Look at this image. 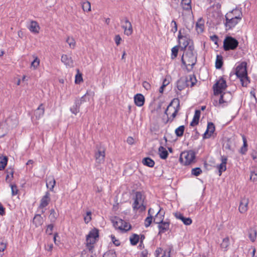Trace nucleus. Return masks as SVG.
Segmentation results:
<instances>
[{
  "instance_id": "obj_1",
  "label": "nucleus",
  "mask_w": 257,
  "mask_h": 257,
  "mask_svg": "<svg viewBox=\"0 0 257 257\" xmlns=\"http://www.w3.org/2000/svg\"><path fill=\"white\" fill-rule=\"evenodd\" d=\"M193 45L189 46L185 54L181 58L182 64L185 66L188 71H190L197 62L196 55L194 52Z\"/></svg>"
},
{
  "instance_id": "obj_2",
  "label": "nucleus",
  "mask_w": 257,
  "mask_h": 257,
  "mask_svg": "<svg viewBox=\"0 0 257 257\" xmlns=\"http://www.w3.org/2000/svg\"><path fill=\"white\" fill-rule=\"evenodd\" d=\"M180 109V101L178 99H173L165 110V114L168 116L166 123L172 122Z\"/></svg>"
},
{
  "instance_id": "obj_3",
  "label": "nucleus",
  "mask_w": 257,
  "mask_h": 257,
  "mask_svg": "<svg viewBox=\"0 0 257 257\" xmlns=\"http://www.w3.org/2000/svg\"><path fill=\"white\" fill-rule=\"evenodd\" d=\"M235 74L240 79L242 86L246 87L249 83L250 81L247 76L246 62H243L236 67Z\"/></svg>"
},
{
  "instance_id": "obj_4",
  "label": "nucleus",
  "mask_w": 257,
  "mask_h": 257,
  "mask_svg": "<svg viewBox=\"0 0 257 257\" xmlns=\"http://www.w3.org/2000/svg\"><path fill=\"white\" fill-rule=\"evenodd\" d=\"M145 199V197L141 192L137 191L135 193L133 197L134 202L132 204V208L134 212H137L139 211L142 212L146 210V206L144 205Z\"/></svg>"
},
{
  "instance_id": "obj_5",
  "label": "nucleus",
  "mask_w": 257,
  "mask_h": 257,
  "mask_svg": "<svg viewBox=\"0 0 257 257\" xmlns=\"http://www.w3.org/2000/svg\"><path fill=\"white\" fill-rule=\"evenodd\" d=\"M98 230L96 228L90 231L86 236V247L87 249L91 253L93 252L94 247L93 244L95 243L97 238L98 237Z\"/></svg>"
},
{
  "instance_id": "obj_6",
  "label": "nucleus",
  "mask_w": 257,
  "mask_h": 257,
  "mask_svg": "<svg viewBox=\"0 0 257 257\" xmlns=\"http://www.w3.org/2000/svg\"><path fill=\"white\" fill-rule=\"evenodd\" d=\"M160 215H161V209L159 210L156 215L155 217L154 218V222L156 224H159V233H162L169 229L170 223L169 222L163 221L164 214L161 215L162 216L160 218L158 219V217Z\"/></svg>"
},
{
  "instance_id": "obj_7",
  "label": "nucleus",
  "mask_w": 257,
  "mask_h": 257,
  "mask_svg": "<svg viewBox=\"0 0 257 257\" xmlns=\"http://www.w3.org/2000/svg\"><path fill=\"white\" fill-rule=\"evenodd\" d=\"M238 45V41L231 36H227L223 41V49L225 51L234 50Z\"/></svg>"
},
{
  "instance_id": "obj_8",
  "label": "nucleus",
  "mask_w": 257,
  "mask_h": 257,
  "mask_svg": "<svg viewBox=\"0 0 257 257\" xmlns=\"http://www.w3.org/2000/svg\"><path fill=\"white\" fill-rule=\"evenodd\" d=\"M112 223L115 229H118L122 232H126L131 228V226L128 223L119 218L115 217L112 220Z\"/></svg>"
},
{
  "instance_id": "obj_9",
  "label": "nucleus",
  "mask_w": 257,
  "mask_h": 257,
  "mask_svg": "<svg viewBox=\"0 0 257 257\" xmlns=\"http://www.w3.org/2000/svg\"><path fill=\"white\" fill-rule=\"evenodd\" d=\"M195 159V154L192 151L182 153L180 157V161L185 165L192 163Z\"/></svg>"
},
{
  "instance_id": "obj_10",
  "label": "nucleus",
  "mask_w": 257,
  "mask_h": 257,
  "mask_svg": "<svg viewBox=\"0 0 257 257\" xmlns=\"http://www.w3.org/2000/svg\"><path fill=\"white\" fill-rule=\"evenodd\" d=\"M226 87L227 85L225 80L221 77L213 86L214 95H217L221 94Z\"/></svg>"
},
{
  "instance_id": "obj_11",
  "label": "nucleus",
  "mask_w": 257,
  "mask_h": 257,
  "mask_svg": "<svg viewBox=\"0 0 257 257\" xmlns=\"http://www.w3.org/2000/svg\"><path fill=\"white\" fill-rule=\"evenodd\" d=\"M231 16H227L225 15V21L224 22L226 30H230L234 28L241 20L235 19L233 17H230Z\"/></svg>"
},
{
  "instance_id": "obj_12",
  "label": "nucleus",
  "mask_w": 257,
  "mask_h": 257,
  "mask_svg": "<svg viewBox=\"0 0 257 257\" xmlns=\"http://www.w3.org/2000/svg\"><path fill=\"white\" fill-rule=\"evenodd\" d=\"M122 24L121 27L124 30V34L126 36H130L133 32V27L131 23L128 21L127 18L120 20Z\"/></svg>"
},
{
  "instance_id": "obj_13",
  "label": "nucleus",
  "mask_w": 257,
  "mask_h": 257,
  "mask_svg": "<svg viewBox=\"0 0 257 257\" xmlns=\"http://www.w3.org/2000/svg\"><path fill=\"white\" fill-rule=\"evenodd\" d=\"M50 193L48 192H46L45 195L41 199L39 209L41 210V214H43L45 212L44 208L48 206L50 202Z\"/></svg>"
},
{
  "instance_id": "obj_14",
  "label": "nucleus",
  "mask_w": 257,
  "mask_h": 257,
  "mask_svg": "<svg viewBox=\"0 0 257 257\" xmlns=\"http://www.w3.org/2000/svg\"><path fill=\"white\" fill-rule=\"evenodd\" d=\"M96 163L101 164L104 163L105 159V149L100 147L97 152L95 153Z\"/></svg>"
},
{
  "instance_id": "obj_15",
  "label": "nucleus",
  "mask_w": 257,
  "mask_h": 257,
  "mask_svg": "<svg viewBox=\"0 0 257 257\" xmlns=\"http://www.w3.org/2000/svg\"><path fill=\"white\" fill-rule=\"evenodd\" d=\"M225 15L228 17L229 16V15H231V18L233 17L234 18H237L238 20H241L242 17V13L241 8L239 9L236 8L235 9L226 13Z\"/></svg>"
},
{
  "instance_id": "obj_16",
  "label": "nucleus",
  "mask_w": 257,
  "mask_h": 257,
  "mask_svg": "<svg viewBox=\"0 0 257 257\" xmlns=\"http://www.w3.org/2000/svg\"><path fill=\"white\" fill-rule=\"evenodd\" d=\"M221 163L217 166L218 169L219 175L221 176L223 172L226 170V164L227 158L224 156H221L220 158Z\"/></svg>"
},
{
  "instance_id": "obj_17",
  "label": "nucleus",
  "mask_w": 257,
  "mask_h": 257,
  "mask_svg": "<svg viewBox=\"0 0 257 257\" xmlns=\"http://www.w3.org/2000/svg\"><path fill=\"white\" fill-rule=\"evenodd\" d=\"M215 131V126L212 122H208L207 129L203 134V138L204 139L210 138Z\"/></svg>"
},
{
  "instance_id": "obj_18",
  "label": "nucleus",
  "mask_w": 257,
  "mask_h": 257,
  "mask_svg": "<svg viewBox=\"0 0 257 257\" xmlns=\"http://www.w3.org/2000/svg\"><path fill=\"white\" fill-rule=\"evenodd\" d=\"M220 94L221 96L219 100V104L227 103L232 98V95L230 92H223Z\"/></svg>"
},
{
  "instance_id": "obj_19",
  "label": "nucleus",
  "mask_w": 257,
  "mask_h": 257,
  "mask_svg": "<svg viewBox=\"0 0 257 257\" xmlns=\"http://www.w3.org/2000/svg\"><path fill=\"white\" fill-rule=\"evenodd\" d=\"M248 202V199L245 198L240 200L238 209L241 213H244L247 210Z\"/></svg>"
},
{
  "instance_id": "obj_20",
  "label": "nucleus",
  "mask_w": 257,
  "mask_h": 257,
  "mask_svg": "<svg viewBox=\"0 0 257 257\" xmlns=\"http://www.w3.org/2000/svg\"><path fill=\"white\" fill-rule=\"evenodd\" d=\"M134 101L138 106H142L145 102V97L143 94L138 93L134 96Z\"/></svg>"
},
{
  "instance_id": "obj_21",
  "label": "nucleus",
  "mask_w": 257,
  "mask_h": 257,
  "mask_svg": "<svg viewBox=\"0 0 257 257\" xmlns=\"http://www.w3.org/2000/svg\"><path fill=\"white\" fill-rule=\"evenodd\" d=\"M61 60L62 62H63L66 66L70 67H73V61L71 57L68 56L67 55L63 54L61 56Z\"/></svg>"
},
{
  "instance_id": "obj_22",
  "label": "nucleus",
  "mask_w": 257,
  "mask_h": 257,
  "mask_svg": "<svg viewBox=\"0 0 257 257\" xmlns=\"http://www.w3.org/2000/svg\"><path fill=\"white\" fill-rule=\"evenodd\" d=\"M187 79L182 77L177 82V87L179 90L181 91L187 87L186 81Z\"/></svg>"
},
{
  "instance_id": "obj_23",
  "label": "nucleus",
  "mask_w": 257,
  "mask_h": 257,
  "mask_svg": "<svg viewBox=\"0 0 257 257\" xmlns=\"http://www.w3.org/2000/svg\"><path fill=\"white\" fill-rule=\"evenodd\" d=\"M184 77L187 79V81H186L187 87H193L197 82L196 78L194 74L189 75L188 76Z\"/></svg>"
},
{
  "instance_id": "obj_24",
  "label": "nucleus",
  "mask_w": 257,
  "mask_h": 257,
  "mask_svg": "<svg viewBox=\"0 0 257 257\" xmlns=\"http://www.w3.org/2000/svg\"><path fill=\"white\" fill-rule=\"evenodd\" d=\"M204 29V21L202 18H199L196 23V30L198 33H201Z\"/></svg>"
},
{
  "instance_id": "obj_25",
  "label": "nucleus",
  "mask_w": 257,
  "mask_h": 257,
  "mask_svg": "<svg viewBox=\"0 0 257 257\" xmlns=\"http://www.w3.org/2000/svg\"><path fill=\"white\" fill-rule=\"evenodd\" d=\"M201 111L199 110H196L192 121L190 123L191 126H194L199 123Z\"/></svg>"
},
{
  "instance_id": "obj_26",
  "label": "nucleus",
  "mask_w": 257,
  "mask_h": 257,
  "mask_svg": "<svg viewBox=\"0 0 257 257\" xmlns=\"http://www.w3.org/2000/svg\"><path fill=\"white\" fill-rule=\"evenodd\" d=\"M56 184L54 178L52 176H49L46 179V186L51 191H52Z\"/></svg>"
},
{
  "instance_id": "obj_27",
  "label": "nucleus",
  "mask_w": 257,
  "mask_h": 257,
  "mask_svg": "<svg viewBox=\"0 0 257 257\" xmlns=\"http://www.w3.org/2000/svg\"><path fill=\"white\" fill-rule=\"evenodd\" d=\"M29 29L31 32L38 33L40 27L37 22L32 21L31 22Z\"/></svg>"
},
{
  "instance_id": "obj_28",
  "label": "nucleus",
  "mask_w": 257,
  "mask_h": 257,
  "mask_svg": "<svg viewBox=\"0 0 257 257\" xmlns=\"http://www.w3.org/2000/svg\"><path fill=\"white\" fill-rule=\"evenodd\" d=\"M88 95H89V93L88 92V91H87L86 93L80 98H76L75 101L76 102V104H77V105L80 106V105L84 102L89 101V98L88 97Z\"/></svg>"
},
{
  "instance_id": "obj_29",
  "label": "nucleus",
  "mask_w": 257,
  "mask_h": 257,
  "mask_svg": "<svg viewBox=\"0 0 257 257\" xmlns=\"http://www.w3.org/2000/svg\"><path fill=\"white\" fill-rule=\"evenodd\" d=\"M44 113V107L42 104H40L35 111V115L37 118H40Z\"/></svg>"
},
{
  "instance_id": "obj_30",
  "label": "nucleus",
  "mask_w": 257,
  "mask_h": 257,
  "mask_svg": "<svg viewBox=\"0 0 257 257\" xmlns=\"http://www.w3.org/2000/svg\"><path fill=\"white\" fill-rule=\"evenodd\" d=\"M158 151L160 157L161 159H166L168 157V153L164 147L160 146Z\"/></svg>"
},
{
  "instance_id": "obj_31",
  "label": "nucleus",
  "mask_w": 257,
  "mask_h": 257,
  "mask_svg": "<svg viewBox=\"0 0 257 257\" xmlns=\"http://www.w3.org/2000/svg\"><path fill=\"white\" fill-rule=\"evenodd\" d=\"M243 141V146L240 148V153L242 154H245L247 151V143L245 137L244 135L242 136Z\"/></svg>"
},
{
  "instance_id": "obj_32",
  "label": "nucleus",
  "mask_w": 257,
  "mask_h": 257,
  "mask_svg": "<svg viewBox=\"0 0 257 257\" xmlns=\"http://www.w3.org/2000/svg\"><path fill=\"white\" fill-rule=\"evenodd\" d=\"M142 163L144 165L149 167H153L155 165V162L154 160L149 157H147L143 159L142 160Z\"/></svg>"
},
{
  "instance_id": "obj_33",
  "label": "nucleus",
  "mask_w": 257,
  "mask_h": 257,
  "mask_svg": "<svg viewBox=\"0 0 257 257\" xmlns=\"http://www.w3.org/2000/svg\"><path fill=\"white\" fill-rule=\"evenodd\" d=\"M14 169L13 168L10 167L8 168L6 171V173H7V176L6 178V181H10L13 178L14 175Z\"/></svg>"
},
{
  "instance_id": "obj_34",
  "label": "nucleus",
  "mask_w": 257,
  "mask_h": 257,
  "mask_svg": "<svg viewBox=\"0 0 257 257\" xmlns=\"http://www.w3.org/2000/svg\"><path fill=\"white\" fill-rule=\"evenodd\" d=\"M191 0H182L181 5L184 10L189 11L191 10Z\"/></svg>"
},
{
  "instance_id": "obj_35",
  "label": "nucleus",
  "mask_w": 257,
  "mask_h": 257,
  "mask_svg": "<svg viewBox=\"0 0 257 257\" xmlns=\"http://www.w3.org/2000/svg\"><path fill=\"white\" fill-rule=\"evenodd\" d=\"M7 133V124L6 122L0 123V138L5 136Z\"/></svg>"
},
{
  "instance_id": "obj_36",
  "label": "nucleus",
  "mask_w": 257,
  "mask_h": 257,
  "mask_svg": "<svg viewBox=\"0 0 257 257\" xmlns=\"http://www.w3.org/2000/svg\"><path fill=\"white\" fill-rule=\"evenodd\" d=\"M43 222V218L40 214L36 215L33 219V223L36 226H39L42 224Z\"/></svg>"
},
{
  "instance_id": "obj_37",
  "label": "nucleus",
  "mask_w": 257,
  "mask_h": 257,
  "mask_svg": "<svg viewBox=\"0 0 257 257\" xmlns=\"http://www.w3.org/2000/svg\"><path fill=\"white\" fill-rule=\"evenodd\" d=\"M223 65V57L220 55H217L215 61V67L216 69H220Z\"/></svg>"
},
{
  "instance_id": "obj_38",
  "label": "nucleus",
  "mask_w": 257,
  "mask_h": 257,
  "mask_svg": "<svg viewBox=\"0 0 257 257\" xmlns=\"http://www.w3.org/2000/svg\"><path fill=\"white\" fill-rule=\"evenodd\" d=\"M58 217V214L56 212L55 210L54 209H51L50 210V214L49 216V218L51 221V222L53 223L55 222Z\"/></svg>"
},
{
  "instance_id": "obj_39",
  "label": "nucleus",
  "mask_w": 257,
  "mask_h": 257,
  "mask_svg": "<svg viewBox=\"0 0 257 257\" xmlns=\"http://www.w3.org/2000/svg\"><path fill=\"white\" fill-rule=\"evenodd\" d=\"M151 209H149L148 211V216L145 220V226L148 227L153 221V216L150 214Z\"/></svg>"
},
{
  "instance_id": "obj_40",
  "label": "nucleus",
  "mask_w": 257,
  "mask_h": 257,
  "mask_svg": "<svg viewBox=\"0 0 257 257\" xmlns=\"http://www.w3.org/2000/svg\"><path fill=\"white\" fill-rule=\"evenodd\" d=\"M34 60L32 62L31 64V68L34 70H36L38 68L40 65V59L37 56H33Z\"/></svg>"
},
{
  "instance_id": "obj_41",
  "label": "nucleus",
  "mask_w": 257,
  "mask_h": 257,
  "mask_svg": "<svg viewBox=\"0 0 257 257\" xmlns=\"http://www.w3.org/2000/svg\"><path fill=\"white\" fill-rule=\"evenodd\" d=\"M139 236L137 234H133L130 238V242L132 245H136L139 241Z\"/></svg>"
},
{
  "instance_id": "obj_42",
  "label": "nucleus",
  "mask_w": 257,
  "mask_h": 257,
  "mask_svg": "<svg viewBox=\"0 0 257 257\" xmlns=\"http://www.w3.org/2000/svg\"><path fill=\"white\" fill-rule=\"evenodd\" d=\"M184 130L185 126L181 125L175 130V133L178 137H181L183 135Z\"/></svg>"
},
{
  "instance_id": "obj_43",
  "label": "nucleus",
  "mask_w": 257,
  "mask_h": 257,
  "mask_svg": "<svg viewBox=\"0 0 257 257\" xmlns=\"http://www.w3.org/2000/svg\"><path fill=\"white\" fill-rule=\"evenodd\" d=\"M8 162V158L6 157H0V171L4 169Z\"/></svg>"
},
{
  "instance_id": "obj_44",
  "label": "nucleus",
  "mask_w": 257,
  "mask_h": 257,
  "mask_svg": "<svg viewBox=\"0 0 257 257\" xmlns=\"http://www.w3.org/2000/svg\"><path fill=\"white\" fill-rule=\"evenodd\" d=\"M229 245V239L228 237L224 238L222 243H221V247L224 249V250H227V247Z\"/></svg>"
},
{
  "instance_id": "obj_45",
  "label": "nucleus",
  "mask_w": 257,
  "mask_h": 257,
  "mask_svg": "<svg viewBox=\"0 0 257 257\" xmlns=\"http://www.w3.org/2000/svg\"><path fill=\"white\" fill-rule=\"evenodd\" d=\"M80 109V106L77 105L76 104V102L75 101L74 105L72 106L70 108V111L71 112L74 114L75 115H76L79 112Z\"/></svg>"
},
{
  "instance_id": "obj_46",
  "label": "nucleus",
  "mask_w": 257,
  "mask_h": 257,
  "mask_svg": "<svg viewBox=\"0 0 257 257\" xmlns=\"http://www.w3.org/2000/svg\"><path fill=\"white\" fill-rule=\"evenodd\" d=\"M84 11L89 12L91 10V4L88 1L83 2L82 5Z\"/></svg>"
},
{
  "instance_id": "obj_47",
  "label": "nucleus",
  "mask_w": 257,
  "mask_h": 257,
  "mask_svg": "<svg viewBox=\"0 0 257 257\" xmlns=\"http://www.w3.org/2000/svg\"><path fill=\"white\" fill-rule=\"evenodd\" d=\"M183 42H182V45H183V48H182L183 49H186V50L187 49L188 47L189 46H191V45H190V43H191V40L186 38V37H185L183 39Z\"/></svg>"
},
{
  "instance_id": "obj_48",
  "label": "nucleus",
  "mask_w": 257,
  "mask_h": 257,
  "mask_svg": "<svg viewBox=\"0 0 257 257\" xmlns=\"http://www.w3.org/2000/svg\"><path fill=\"white\" fill-rule=\"evenodd\" d=\"M178 46H176L172 48L171 59H174L176 58L178 53Z\"/></svg>"
},
{
  "instance_id": "obj_49",
  "label": "nucleus",
  "mask_w": 257,
  "mask_h": 257,
  "mask_svg": "<svg viewBox=\"0 0 257 257\" xmlns=\"http://www.w3.org/2000/svg\"><path fill=\"white\" fill-rule=\"evenodd\" d=\"M250 179L253 181L257 180V169H254L250 171Z\"/></svg>"
},
{
  "instance_id": "obj_50",
  "label": "nucleus",
  "mask_w": 257,
  "mask_h": 257,
  "mask_svg": "<svg viewBox=\"0 0 257 257\" xmlns=\"http://www.w3.org/2000/svg\"><path fill=\"white\" fill-rule=\"evenodd\" d=\"M202 173V170L200 168H195L192 169L191 173L195 176H199Z\"/></svg>"
},
{
  "instance_id": "obj_51",
  "label": "nucleus",
  "mask_w": 257,
  "mask_h": 257,
  "mask_svg": "<svg viewBox=\"0 0 257 257\" xmlns=\"http://www.w3.org/2000/svg\"><path fill=\"white\" fill-rule=\"evenodd\" d=\"M181 220L186 225H189L192 223V220L190 217H185L184 216L182 218Z\"/></svg>"
},
{
  "instance_id": "obj_52",
  "label": "nucleus",
  "mask_w": 257,
  "mask_h": 257,
  "mask_svg": "<svg viewBox=\"0 0 257 257\" xmlns=\"http://www.w3.org/2000/svg\"><path fill=\"white\" fill-rule=\"evenodd\" d=\"M66 42L69 44L70 48H74L75 42L73 38L68 37L66 40Z\"/></svg>"
},
{
  "instance_id": "obj_53",
  "label": "nucleus",
  "mask_w": 257,
  "mask_h": 257,
  "mask_svg": "<svg viewBox=\"0 0 257 257\" xmlns=\"http://www.w3.org/2000/svg\"><path fill=\"white\" fill-rule=\"evenodd\" d=\"M10 186H11V190H12V196L16 195L18 192V189L17 188V186L15 184H11Z\"/></svg>"
},
{
  "instance_id": "obj_54",
  "label": "nucleus",
  "mask_w": 257,
  "mask_h": 257,
  "mask_svg": "<svg viewBox=\"0 0 257 257\" xmlns=\"http://www.w3.org/2000/svg\"><path fill=\"white\" fill-rule=\"evenodd\" d=\"M249 237L252 241H254L256 238V231L255 230H251L249 233Z\"/></svg>"
},
{
  "instance_id": "obj_55",
  "label": "nucleus",
  "mask_w": 257,
  "mask_h": 257,
  "mask_svg": "<svg viewBox=\"0 0 257 257\" xmlns=\"http://www.w3.org/2000/svg\"><path fill=\"white\" fill-rule=\"evenodd\" d=\"M103 257H116L115 252L113 251H108L105 252Z\"/></svg>"
},
{
  "instance_id": "obj_56",
  "label": "nucleus",
  "mask_w": 257,
  "mask_h": 257,
  "mask_svg": "<svg viewBox=\"0 0 257 257\" xmlns=\"http://www.w3.org/2000/svg\"><path fill=\"white\" fill-rule=\"evenodd\" d=\"M171 25L172 26L171 32L174 33H175L177 31V25L175 21L173 20L171 22Z\"/></svg>"
},
{
  "instance_id": "obj_57",
  "label": "nucleus",
  "mask_w": 257,
  "mask_h": 257,
  "mask_svg": "<svg viewBox=\"0 0 257 257\" xmlns=\"http://www.w3.org/2000/svg\"><path fill=\"white\" fill-rule=\"evenodd\" d=\"M82 81H83V79H82V74H80V73L77 74L75 76V83L79 84Z\"/></svg>"
},
{
  "instance_id": "obj_58",
  "label": "nucleus",
  "mask_w": 257,
  "mask_h": 257,
  "mask_svg": "<svg viewBox=\"0 0 257 257\" xmlns=\"http://www.w3.org/2000/svg\"><path fill=\"white\" fill-rule=\"evenodd\" d=\"M54 226L52 224H50L47 226L46 232L47 234L51 235L52 234Z\"/></svg>"
},
{
  "instance_id": "obj_59",
  "label": "nucleus",
  "mask_w": 257,
  "mask_h": 257,
  "mask_svg": "<svg viewBox=\"0 0 257 257\" xmlns=\"http://www.w3.org/2000/svg\"><path fill=\"white\" fill-rule=\"evenodd\" d=\"M110 237L112 241L116 246H118L120 245V241L118 239H116L113 235H111Z\"/></svg>"
},
{
  "instance_id": "obj_60",
  "label": "nucleus",
  "mask_w": 257,
  "mask_h": 257,
  "mask_svg": "<svg viewBox=\"0 0 257 257\" xmlns=\"http://www.w3.org/2000/svg\"><path fill=\"white\" fill-rule=\"evenodd\" d=\"M122 40L120 36L119 35H117L114 37V41L117 46H118L120 43V41Z\"/></svg>"
},
{
  "instance_id": "obj_61",
  "label": "nucleus",
  "mask_w": 257,
  "mask_h": 257,
  "mask_svg": "<svg viewBox=\"0 0 257 257\" xmlns=\"http://www.w3.org/2000/svg\"><path fill=\"white\" fill-rule=\"evenodd\" d=\"M7 243L4 242H0V252H3L7 248Z\"/></svg>"
},
{
  "instance_id": "obj_62",
  "label": "nucleus",
  "mask_w": 257,
  "mask_h": 257,
  "mask_svg": "<svg viewBox=\"0 0 257 257\" xmlns=\"http://www.w3.org/2000/svg\"><path fill=\"white\" fill-rule=\"evenodd\" d=\"M172 250V248H169L164 251V254L162 257H170V252Z\"/></svg>"
},
{
  "instance_id": "obj_63",
  "label": "nucleus",
  "mask_w": 257,
  "mask_h": 257,
  "mask_svg": "<svg viewBox=\"0 0 257 257\" xmlns=\"http://www.w3.org/2000/svg\"><path fill=\"white\" fill-rule=\"evenodd\" d=\"M143 86L146 89L149 90L151 89V85L150 83L147 81H144L143 83Z\"/></svg>"
},
{
  "instance_id": "obj_64",
  "label": "nucleus",
  "mask_w": 257,
  "mask_h": 257,
  "mask_svg": "<svg viewBox=\"0 0 257 257\" xmlns=\"http://www.w3.org/2000/svg\"><path fill=\"white\" fill-rule=\"evenodd\" d=\"M251 157L252 159L255 162H257V151H253L251 154Z\"/></svg>"
}]
</instances>
